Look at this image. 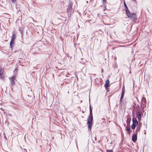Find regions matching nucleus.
Here are the masks:
<instances>
[{
  "label": "nucleus",
  "mask_w": 152,
  "mask_h": 152,
  "mask_svg": "<svg viewBox=\"0 0 152 152\" xmlns=\"http://www.w3.org/2000/svg\"><path fill=\"white\" fill-rule=\"evenodd\" d=\"M128 18L130 20L135 21L137 19L136 14L134 13H131L130 11L126 13Z\"/></svg>",
  "instance_id": "obj_1"
},
{
  "label": "nucleus",
  "mask_w": 152,
  "mask_h": 152,
  "mask_svg": "<svg viewBox=\"0 0 152 152\" xmlns=\"http://www.w3.org/2000/svg\"><path fill=\"white\" fill-rule=\"evenodd\" d=\"M93 118L88 117V121L87 122L88 124V127L89 130H91V126L93 123Z\"/></svg>",
  "instance_id": "obj_2"
},
{
  "label": "nucleus",
  "mask_w": 152,
  "mask_h": 152,
  "mask_svg": "<svg viewBox=\"0 0 152 152\" xmlns=\"http://www.w3.org/2000/svg\"><path fill=\"white\" fill-rule=\"evenodd\" d=\"M9 79L10 80L11 85L12 86L14 85L15 83V77L13 75L10 77H9Z\"/></svg>",
  "instance_id": "obj_3"
},
{
  "label": "nucleus",
  "mask_w": 152,
  "mask_h": 152,
  "mask_svg": "<svg viewBox=\"0 0 152 152\" xmlns=\"http://www.w3.org/2000/svg\"><path fill=\"white\" fill-rule=\"evenodd\" d=\"M68 7L67 8V11L68 12H70L72 10V4L71 2H69V4L68 5Z\"/></svg>",
  "instance_id": "obj_4"
},
{
  "label": "nucleus",
  "mask_w": 152,
  "mask_h": 152,
  "mask_svg": "<svg viewBox=\"0 0 152 152\" xmlns=\"http://www.w3.org/2000/svg\"><path fill=\"white\" fill-rule=\"evenodd\" d=\"M137 132L135 133V134H133L132 136V140L134 142H136L137 139Z\"/></svg>",
  "instance_id": "obj_5"
},
{
  "label": "nucleus",
  "mask_w": 152,
  "mask_h": 152,
  "mask_svg": "<svg viewBox=\"0 0 152 152\" xmlns=\"http://www.w3.org/2000/svg\"><path fill=\"white\" fill-rule=\"evenodd\" d=\"M141 104L143 105V107H145L146 106V100L145 98H143L141 101Z\"/></svg>",
  "instance_id": "obj_6"
},
{
  "label": "nucleus",
  "mask_w": 152,
  "mask_h": 152,
  "mask_svg": "<svg viewBox=\"0 0 152 152\" xmlns=\"http://www.w3.org/2000/svg\"><path fill=\"white\" fill-rule=\"evenodd\" d=\"M14 43L15 41H11L10 43V48L11 49L13 48L14 46Z\"/></svg>",
  "instance_id": "obj_7"
},
{
  "label": "nucleus",
  "mask_w": 152,
  "mask_h": 152,
  "mask_svg": "<svg viewBox=\"0 0 152 152\" xmlns=\"http://www.w3.org/2000/svg\"><path fill=\"white\" fill-rule=\"evenodd\" d=\"M110 81L108 79L106 81L104 86L106 88L108 87L110 85Z\"/></svg>",
  "instance_id": "obj_8"
},
{
  "label": "nucleus",
  "mask_w": 152,
  "mask_h": 152,
  "mask_svg": "<svg viewBox=\"0 0 152 152\" xmlns=\"http://www.w3.org/2000/svg\"><path fill=\"white\" fill-rule=\"evenodd\" d=\"M132 122L133 123L132 124L134 125H137L138 124V122L137 120L135 118H132Z\"/></svg>",
  "instance_id": "obj_9"
},
{
  "label": "nucleus",
  "mask_w": 152,
  "mask_h": 152,
  "mask_svg": "<svg viewBox=\"0 0 152 152\" xmlns=\"http://www.w3.org/2000/svg\"><path fill=\"white\" fill-rule=\"evenodd\" d=\"M131 121V118H128L126 120V124L127 126H130V123Z\"/></svg>",
  "instance_id": "obj_10"
},
{
  "label": "nucleus",
  "mask_w": 152,
  "mask_h": 152,
  "mask_svg": "<svg viewBox=\"0 0 152 152\" xmlns=\"http://www.w3.org/2000/svg\"><path fill=\"white\" fill-rule=\"evenodd\" d=\"M124 93H124V92H122V93H121V97H120V100L121 103L122 102L123 99V97L124 96Z\"/></svg>",
  "instance_id": "obj_11"
},
{
  "label": "nucleus",
  "mask_w": 152,
  "mask_h": 152,
  "mask_svg": "<svg viewBox=\"0 0 152 152\" xmlns=\"http://www.w3.org/2000/svg\"><path fill=\"white\" fill-rule=\"evenodd\" d=\"M124 6L125 8V9L126 10V13L127 12H129V10L128 9V7L126 5V4L125 2H124Z\"/></svg>",
  "instance_id": "obj_12"
},
{
  "label": "nucleus",
  "mask_w": 152,
  "mask_h": 152,
  "mask_svg": "<svg viewBox=\"0 0 152 152\" xmlns=\"http://www.w3.org/2000/svg\"><path fill=\"white\" fill-rule=\"evenodd\" d=\"M137 115L139 120H140L141 117L140 113L139 111L137 112Z\"/></svg>",
  "instance_id": "obj_13"
},
{
  "label": "nucleus",
  "mask_w": 152,
  "mask_h": 152,
  "mask_svg": "<svg viewBox=\"0 0 152 152\" xmlns=\"http://www.w3.org/2000/svg\"><path fill=\"white\" fill-rule=\"evenodd\" d=\"M140 126L139 125V124L137 126V127L136 128V129L135 130L136 133L138 131H140Z\"/></svg>",
  "instance_id": "obj_14"
},
{
  "label": "nucleus",
  "mask_w": 152,
  "mask_h": 152,
  "mask_svg": "<svg viewBox=\"0 0 152 152\" xmlns=\"http://www.w3.org/2000/svg\"><path fill=\"white\" fill-rule=\"evenodd\" d=\"M15 36L14 34H13L11 38V40L12 41H15Z\"/></svg>",
  "instance_id": "obj_15"
},
{
  "label": "nucleus",
  "mask_w": 152,
  "mask_h": 152,
  "mask_svg": "<svg viewBox=\"0 0 152 152\" xmlns=\"http://www.w3.org/2000/svg\"><path fill=\"white\" fill-rule=\"evenodd\" d=\"M131 130V128L129 126H127L126 127V130L127 131H130Z\"/></svg>",
  "instance_id": "obj_16"
},
{
  "label": "nucleus",
  "mask_w": 152,
  "mask_h": 152,
  "mask_svg": "<svg viewBox=\"0 0 152 152\" xmlns=\"http://www.w3.org/2000/svg\"><path fill=\"white\" fill-rule=\"evenodd\" d=\"M137 125H134L133 124H132V125L131 126V127L132 129H134L135 128L136 126Z\"/></svg>",
  "instance_id": "obj_17"
},
{
  "label": "nucleus",
  "mask_w": 152,
  "mask_h": 152,
  "mask_svg": "<svg viewBox=\"0 0 152 152\" xmlns=\"http://www.w3.org/2000/svg\"><path fill=\"white\" fill-rule=\"evenodd\" d=\"M88 117H91L93 118V114H92V112H90V114Z\"/></svg>",
  "instance_id": "obj_18"
},
{
  "label": "nucleus",
  "mask_w": 152,
  "mask_h": 152,
  "mask_svg": "<svg viewBox=\"0 0 152 152\" xmlns=\"http://www.w3.org/2000/svg\"><path fill=\"white\" fill-rule=\"evenodd\" d=\"M4 76L3 75V74H0V78L1 79H4Z\"/></svg>",
  "instance_id": "obj_19"
},
{
  "label": "nucleus",
  "mask_w": 152,
  "mask_h": 152,
  "mask_svg": "<svg viewBox=\"0 0 152 152\" xmlns=\"http://www.w3.org/2000/svg\"><path fill=\"white\" fill-rule=\"evenodd\" d=\"M125 87L123 85V86L122 92L125 93Z\"/></svg>",
  "instance_id": "obj_20"
},
{
  "label": "nucleus",
  "mask_w": 152,
  "mask_h": 152,
  "mask_svg": "<svg viewBox=\"0 0 152 152\" xmlns=\"http://www.w3.org/2000/svg\"><path fill=\"white\" fill-rule=\"evenodd\" d=\"M3 69L1 68H0V74H3Z\"/></svg>",
  "instance_id": "obj_21"
},
{
  "label": "nucleus",
  "mask_w": 152,
  "mask_h": 152,
  "mask_svg": "<svg viewBox=\"0 0 152 152\" xmlns=\"http://www.w3.org/2000/svg\"><path fill=\"white\" fill-rule=\"evenodd\" d=\"M12 2L14 3H15L16 2V0H11Z\"/></svg>",
  "instance_id": "obj_22"
},
{
  "label": "nucleus",
  "mask_w": 152,
  "mask_h": 152,
  "mask_svg": "<svg viewBox=\"0 0 152 152\" xmlns=\"http://www.w3.org/2000/svg\"><path fill=\"white\" fill-rule=\"evenodd\" d=\"M107 152H113V151L112 150H107L106 151Z\"/></svg>",
  "instance_id": "obj_23"
},
{
  "label": "nucleus",
  "mask_w": 152,
  "mask_h": 152,
  "mask_svg": "<svg viewBox=\"0 0 152 152\" xmlns=\"http://www.w3.org/2000/svg\"><path fill=\"white\" fill-rule=\"evenodd\" d=\"M106 0H102V1L104 4V3H106Z\"/></svg>",
  "instance_id": "obj_24"
},
{
  "label": "nucleus",
  "mask_w": 152,
  "mask_h": 152,
  "mask_svg": "<svg viewBox=\"0 0 152 152\" xmlns=\"http://www.w3.org/2000/svg\"><path fill=\"white\" fill-rule=\"evenodd\" d=\"M95 76V75H94V74H92V75L90 77H91V81H92V77L93 76Z\"/></svg>",
  "instance_id": "obj_25"
},
{
  "label": "nucleus",
  "mask_w": 152,
  "mask_h": 152,
  "mask_svg": "<svg viewBox=\"0 0 152 152\" xmlns=\"http://www.w3.org/2000/svg\"><path fill=\"white\" fill-rule=\"evenodd\" d=\"M90 112H92V109L91 108H90Z\"/></svg>",
  "instance_id": "obj_26"
},
{
  "label": "nucleus",
  "mask_w": 152,
  "mask_h": 152,
  "mask_svg": "<svg viewBox=\"0 0 152 152\" xmlns=\"http://www.w3.org/2000/svg\"><path fill=\"white\" fill-rule=\"evenodd\" d=\"M128 133L129 134H130V133H131V131H128Z\"/></svg>",
  "instance_id": "obj_27"
},
{
  "label": "nucleus",
  "mask_w": 152,
  "mask_h": 152,
  "mask_svg": "<svg viewBox=\"0 0 152 152\" xmlns=\"http://www.w3.org/2000/svg\"><path fill=\"white\" fill-rule=\"evenodd\" d=\"M4 138H5L6 140H7V138L5 135H4Z\"/></svg>",
  "instance_id": "obj_28"
},
{
  "label": "nucleus",
  "mask_w": 152,
  "mask_h": 152,
  "mask_svg": "<svg viewBox=\"0 0 152 152\" xmlns=\"http://www.w3.org/2000/svg\"><path fill=\"white\" fill-rule=\"evenodd\" d=\"M94 138H95V141H96V137H95Z\"/></svg>",
  "instance_id": "obj_29"
},
{
  "label": "nucleus",
  "mask_w": 152,
  "mask_h": 152,
  "mask_svg": "<svg viewBox=\"0 0 152 152\" xmlns=\"http://www.w3.org/2000/svg\"><path fill=\"white\" fill-rule=\"evenodd\" d=\"M91 108V105H90V108Z\"/></svg>",
  "instance_id": "obj_30"
},
{
  "label": "nucleus",
  "mask_w": 152,
  "mask_h": 152,
  "mask_svg": "<svg viewBox=\"0 0 152 152\" xmlns=\"http://www.w3.org/2000/svg\"><path fill=\"white\" fill-rule=\"evenodd\" d=\"M93 142L94 143H95V142L94 141H93Z\"/></svg>",
  "instance_id": "obj_31"
},
{
  "label": "nucleus",
  "mask_w": 152,
  "mask_h": 152,
  "mask_svg": "<svg viewBox=\"0 0 152 152\" xmlns=\"http://www.w3.org/2000/svg\"><path fill=\"white\" fill-rule=\"evenodd\" d=\"M132 0L133 1H136V0Z\"/></svg>",
  "instance_id": "obj_32"
},
{
  "label": "nucleus",
  "mask_w": 152,
  "mask_h": 152,
  "mask_svg": "<svg viewBox=\"0 0 152 152\" xmlns=\"http://www.w3.org/2000/svg\"><path fill=\"white\" fill-rule=\"evenodd\" d=\"M102 119L103 120H105V119H104V118H103Z\"/></svg>",
  "instance_id": "obj_33"
},
{
  "label": "nucleus",
  "mask_w": 152,
  "mask_h": 152,
  "mask_svg": "<svg viewBox=\"0 0 152 152\" xmlns=\"http://www.w3.org/2000/svg\"><path fill=\"white\" fill-rule=\"evenodd\" d=\"M82 113H84V112L83 111H82Z\"/></svg>",
  "instance_id": "obj_34"
}]
</instances>
